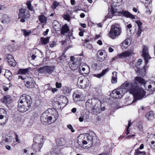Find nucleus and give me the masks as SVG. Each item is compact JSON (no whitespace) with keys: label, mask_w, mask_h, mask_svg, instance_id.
I'll use <instances>...</instances> for the list:
<instances>
[{"label":"nucleus","mask_w":155,"mask_h":155,"mask_svg":"<svg viewBox=\"0 0 155 155\" xmlns=\"http://www.w3.org/2000/svg\"><path fill=\"white\" fill-rule=\"evenodd\" d=\"M88 81L87 78L83 76H80L78 79L77 84L79 88H85L88 86Z\"/></svg>","instance_id":"1a4fd4ad"},{"label":"nucleus","mask_w":155,"mask_h":155,"mask_svg":"<svg viewBox=\"0 0 155 155\" xmlns=\"http://www.w3.org/2000/svg\"><path fill=\"white\" fill-rule=\"evenodd\" d=\"M11 97L9 95H6L2 99V101L6 104H10L12 101Z\"/></svg>","instance_id":"5701e85b"},{"label":"nucleus","mask_w":155,"mask_h":155,"mask_svg":"<svg viewBox=\"0 0 155 155\" xmlns=\"http://www.w3.org/2000/svg\"><path fill=\"white\" fill-rule=\"evenodd\" d=\"M108 71V69L106 68L103 70L101 73L93 74V75L97 78H100L103 76L105 74L106 72Z\"/></svg>","instance_id":"393cba45"},{"label":"nucleus","mask_w":155,"mask_h":155,"mask_svg":"<svg viewBox=\"0 0 155 155\" xmlns=\"http://www.w3.org/2000/svg\"><path fill=\"white\" fill-rule=\"evenodd\" d=\"M28 69H20L18 71V73L21 74H26L28 72Z\"/></svg>","instance_id":"58836bf2"},{"label":"nucleus","mask_w":155,"mask_h":155,"mask_svg":"<svg viewBox=\"0 0 155 155\" xmlns=\"http://www.w3.org/2000/svg\"><path fill=\"white\" fill-rule=\"evenodd\" d=\"M142 61L141 59H139L137 62L136 65L137 66H139L142 63Z\"/></svg>","instance_id":"4d7b16f0"},{"label":"nucleus","mask_w":155,"mask_h":155,"mask_svg":"<svg viewBox=\"0 0 155 155\" xmlns=\"http://www.w3.org/2000/svg\"><path fill=\"white\" fill-rule=\"evenodd\" d=\"M6 59L8 64L13 67H14L16 64L15 59L11 55L7 54Z\"/></svg>","instance_id":"dca6fc26"},{"label":"nucleus","mask_w":155,"mask_h":155,"mask_svg":"<svg viewBox=\"0 0 155 155\" xmlns=\"http://www.w3.org/2000/svg\"><path fill=\"white\" fill-rule=\"evenodd\" d=\"M52 25L53 28L56 31H59L61 30V26L57 21H54L53 22Z\"/></svg>","instance_id":"412c9836"},{"label":"nucleus","mask_w":155,"mask_h":155,"mask_svg":"<svg viewBox=\"0 0 155 155\" xmlns=\"http://www.w3.org/2000/svg\"><path fill=\"white\" fill-rule=\"evenodd\" d=\"M49 38L48 37L44 38L41 37L40 38L41 42L43 45H46L49 42Z\"/></svg>","instance_id":"473e14b6"},{"label":"nucleus","mask_w":155,"mask_h":155,"mask_svg":"<svg viewBox=\"0 0 155 155\" xmlns=\"http://www.w3.org/2000/svg\"><path fill=\"white\" fill-rule=\"evenodd\" d=\"M138 31L137 32V35L138 36H139L141 34L142 32V28H138Z\"/></svg>","instance_id":"3c124183"},{"label":"nucleus","mask_w":155,"mask_h":155,"mask_svg":"<svg viewBox=\"0 0 155 155\" xmlns=\"http://www.w3.org/2000/svg\"><path fill=\"white\" fill-rule=\"evenodd\" d=\"M6 111L3 108H0V114H2L3 113V114H5Z\"/></svg>","instance_id":"13d9d810"},{"label":"nucleus","mask_w":155,"mask_h":155,"mask_svg":"<svg viewBox=\"0 0 155 155\" xmlns=\"http://www.w3.org/2000/svg\"><path fill=\"white\" fill-rule=\"evenodd\" d=\"M80 25L83 28H85L86 27V25L85 24L80 23Z\"/></svg>","instance_id":"680f3d73"},{"label":"nucleus","mask_w":155,"mask_h":155,"mask_svg":"<svg viewBox=\"0 0 155 155\" xmlns=\"http://www.w3.org/2000/svg\"><path fill=\"white\" fill-rule=\"evenodd\" d=\"M132 51L131 50H128L124 52H122L121 53L119 54L118 55V57L120 58L124 57H129L130 55H131L132 53Z\"/></svg>","instance_id":"4be33fe9"},{"label":"nucleus","mask_w":155,"mask_h":155,"mask_svg":"<svg viewBox=\"0 0 155 155\" xmlns=\"http://www.w3.org/2000/svg\"><path fill=\"white\" fill-rule=\"evenodd\" d=\"M112 74L113 76L112 78L111 82L113 83H116L117 81V73L116 72H114L112 73Z\"/></svg>","instance_id":"2f4dec72"},{"label":"nucleus","mask_w":155,"mask_h":155,"mask_svg":"<svg viewBox=\"0 0 155 155\" xmlns=\"http://www.w3.org/2000/svg\"><path fill=\"white\" fill-rule=\"evenodd\" d=\"M127 28L130 29L132 27V25L131 24H128L126 26Z\"/></svg>","instance_id":"774afa93"},{"label":"nucleus","mask_w":155,"mask_h":155,"mask_svg":"<svg viewBox=\"0 0 155 155\" xmlns=\"http://www.w3.org/2000/svg\"><path fill=\"white\" fill-rule=\"evenodd\" d=\"M146 117L148 120H151L154 118V114L153 112L152 111L148 112L145 115Z\"/></svg>","instance_id":"c85d7f7f"},{"label":"nucleus","mask_w":155,"mask_h":155,"mask_svg":"<svg viewBox=\"0 0 155 155\" xmlns=\"http://www.w3.org/2000/svg\"><path fill=\"white\" fill-rule=\"evenodd\" d=\"M61 86V84L60 83L57 82L56 84V87L57 88H60Z\"/></svg>","instance_id":"5fc2aeb1"},{"label":"nucleus","mask_w":155,"mask_h":155,"mask_svg":"<svg viewBox=\"0 0 155 155\" xmlns=\"http://www.w3.org/2000/svg\"><path fill=\"white\" fill-rule=\"evenodd\" d=\"M142 53V55L145 59V64H147L148 62V60L151 58L148 54V48L147 46H143Z\"/></svg>","instance_id":"f8f14e48"},{"label":"nucleus","mask_w":155,"mask_h":155,"mask_svg":"<svg viewBox=\"0 0 155 155\" xmlns=\"http://www.w3.org/2000/svg\"><path fill=\"white\" fill-rule=\"evenodd\" d=\"M97 58L99 61L103 62L107 57V54L104 50H99L97 53Z\"/></svg>","instance_id":"ddd939ff"},{"label":"nucleus","mask_w":155,"mask_h":155,"mask_svg":"<svg viewBox=\"0 0 155 155\" xmlns=\"http://www.w3.org/2000/svg\"><path fill=\"white\" fill-rule=\"evenodd\" d=\"M42 137L41 135H37L33 138L34 144L32 148L35 152H39L43 146V143H41Z\"/></svg>","instance_id":"423d86ee"},{"label":"nucleus","mask_w":155,"mask_h":155,"mask_svg":"<svg viewBox=\"0 0 155 155\" xmlns=\"http://www.w3.org/2000/svg\"><path fill=\"white\" fill-rule=\"evenodd\" d=\"M3 89L5 91H8L9 89L8 87L5 86H4L3 87Z\"/></svg>","instance_id":"338daca9"},{"label":"nucleus","mask_w":155,"mask_h":155,"mask_svg":"<svg viewBox=\"0 0 155 155\" xmlns=\"http://www.w3.org/2000/svg\"><path fill=\"white\" fill-rule=\"evenodd\" d=\"M55 67L54 66H45L38 69V71L41 74H50L54 71Z\"/></svg>","instance_id":"6e6552de"},{"label":"nucleus","mask_w":155,"mask_h":155,"mask_svg":"<svg viewBox=\"0 0 155 155\" xmlns=\"http://www.w3.org/2000/svg\"><path fill=\"white\" fill-rule=\"evenodd\" d=\"M12 140V137L8 135L5 134L3 136L1 142V144H3L5 143L11 142Z\"/></svg>","instance_id":"f3484780"},{"label":"nucleus","mask_w":155,"mask_h":155,"mask_svg":"<svg viewBox=\"0 0 155 155\" xmlns=\"http://www.w3.org/2000/svg\"><path fill=\"white\" fill-rule=\"evenodd\" d=\"M10 21V17L7 15H4L2 17V21L5 23H7L9 22Z\"/></svg>","instance_id":"c756f323"},{"label":"nucleus","mask_w":155,"mask_h":155,"mask_svg":"<svg viewBox=\"0 0 155 155\" xmlns=\"http://www.w3.org/2000/svg\"><path fill=\"white\" fill-rule=\"evenodd\" d=\"M99 155H109V153L107 152H104L101 153Z\"/></svg>","instance_id":"69168bd1"},{"label":"nucleus","mask_w":155,"mask_h":155,"mask_svg":"<svg viewBox=\"0 0 155 155\" xmlns=\"http://www.w3.org/2000/svg\"><path fill=\"white\" fill-rule=\"evenodd\" d=\"M49 31V30L48 29H47L46 31H44L43 33V35L45 36L47 35L48 34V32Z\"/></svg>","instance_id":"e2e57ef3"},{"label":"nucleus","mask_w":155,"mask_h":155,"mask_svg":"<svg viewBox=\"0 0 155 155\" xmlns=\"http://www.w3.org/2000/svg\"><path fill=\"white\" fill-rule=\"evenodd\" d=\"M28 153H27V150L24 149L23 150V155H28Z\"/></svg>","instance_id":"bf43d9fd"},{"label":"nucleus","mask_w":155,"mask_h":155,"mask_svg":"<svg viewBox=\"0 0 155 155\" xmlns=\"http://www.w3.org/2000/svg\"><path fill=\"white\" fill-rule=\"evenodd\" d=\"M59 5V3L56 1H54L51 6V8L53 9H55Z\"/></svg>","instance_id":"a19ab883"},{"label":"nucleus","mask_w":155,"mask_h":155,"mask_svg":"<svg viewBox=\"0 0 155 155\" xmlns=\"http://www.w3.org/2000/svg\"><path fill=\"white\" fill-rule=\"evenodd\" d=\"M83 45L85 48H87L88 49H91L92 48V46L91 44H88L87 42H86Z\"/></svg>","instance_id":"79ce46f5"},{"label":"nucleus","mask_w":155,"mask_h":155,"mask_svg":"<svg viewBox=\"0 0 155 155\" xmlns=\"http://www.w3.org/2000/svg\"><path fill=\"white\" fill-rule=\"evenodd\" d=\"M146 90L150 92H153L155 91V82L150 83L146 88Z\"/></svg>","instance_id":"aec40b11"},{"label":"nucleus","mask_w":155,"mask_h":155,"mask_svg":"<svg viewBox=\"0 0 155 155\" xmlns=\"http://www.w3.org/2000/svg\"><path fill=\"white\" fill-rule=\"evenodd\" d=\"M127 91L133 94L137 100L141 99L145 96V92L137 85L136 82H129L127 81L123 84L120 88L113 90L110 96L114 98H120Z\"/></svg>","instance_id":"f257e3e1"},{"label":"nucleus","mask_w":155,"mask_h":155,"mask_svg":"<svg viewBox=\"0 0 155 155\" xmlns=\"http://www.w3.org/2000/svg\"><path fill=\"white\" fill-rule=\"evenodd\" d=\"M26 80V83L25 84V86L28 88H31L35 86V82L33 78H25Z\"/></svg>","instance_id":"2eb2a0df"},{"label":"nucleus","mask_w":155,"mask_h":155,"mask_svg":"<svg viewBox=\"0 0 155 155\" xmlns=\"http://www.w3.org/2000/svg\"><path fill=\"white\" fill-rule=\"evenodd\" d=\"M136 22L138 28H142V27H141V25H142V23L140 20H136Z\"/></svg>","instance_id":"de8ad7c7"},{"label":"nucleus","mask_w":155,"mask_h":155,"mask_svg":"<svg viewBox=\"0 0 155 155\" xmlns=\"http://www.w3.org/2000/svg\"><path fill=\"white\" fill-rule=\"evenodd\" d=\"M97 43L100 45H102V41L101 40H98L97 42Z\"/></svg>","instance_id":"0e129e2a"},{"label":"nucleus","mask_w":155,"mask_h":155,"mask_svg":"<svg viewBox=\"0 0 155 155\" xmlns=\"http://www.w3.org/2000/svg\"><path fill=\"white\" fill-rule=\"evenodd\" d=\"M141 152V151L139 150V148H137L135 150L134 155H140Z\"/></svg>","instance_id":"49530a36"},{"label":"nucleus","mask_w":155,"mask_h":155,"mask_svg":"<svg viewBox=\"0 0 155 155\" xmlns=\"http://www.w3.org/2000/svg\"><path fill=\"white\" fill-rule=\"evenodd\" d=\"M121 33V29L120 26L115 24L112 25L109 35L112 39H114L116 37L120 35Z\"/></svg>","instance_id":"0eeeda50"},{"label":"nucleus","mask_w":155,"mask_h":155,"mask_svg":"<svg viewBox=\"0 0 155 155\" xmlns=\"http://www.w3.org/2000/svg\"><path fill=\"white\" fill-rule=\"evenodd\" d=\"M39 19L41 23H44L46 22L47 21L46 18L44 15H42L39 16Z\"/></svg>","instance_id":"72a5a7b5"},{"label":"nucleus","mask_w":155,"mask_h":155,"mask_svg":"<svg viewBox=\"0 0 155 155\" xmlns=\"http://www.w3.org/2000/svg\"><path fill=\"white\" fill-rule=\"evenodd\" d=\"M68 128L72 132H74V130L73 129L72 126L71 124H69L67 126Z\"/></svg>","instance_id":"8fccbe9b"},{"label":"nucleus","mask_w":155,"mask_h":155,"mask_svg":"<svg viewBox=\"0 0 155 155\" xmlns=\"http://www.w3.org/2000/svg\"><path fill=\"white\" fill-rule=\"evenodd\" d=\"M82 143L83 144H88L89 146L91 147L93 143L96 142V135L93 132H90L88 134H85Z\"/></svg>","instance_id":"39448f33"},{"label":"nucleus","mask_w":155,"mask_h":155,"mask_svg":"<svg viewBox=\"0 0 155 155\" xmlns=\"http://www.w3.org/2000/svg\"><path fill=\"white\" fill-rule=\"evenodd\" d=\"M63 17L64 19H65L66 20H67L68 21H69L70 20V16L68 14L64 15V16Z\"/></svg>","instance_id":"09e8293b"},{"label":"nucleus","mask_w":155,"mask_h":155,"mask_svg":"<svg viewBox=\"0 0 155 155\" xmlns=\"http://www.w3.org/2000/svg\"><path fill=\"white\" fill-rule=\"evenodd\" d=\"M91 66L94 69H96L97 68V64L96 63H94L92 64Z\"/></svg>","instance_id":"603ef678"},{"label":"nucleus","mask_w":155,"mask_h":155,"mask_svg":"<svg viewBox=\"0 0 155 155\" xmlns=\"http://www.w3.org/2000/svg\"><path fill=\"white\" fill-rule=\"evenodd\" d=\"M71 91V89L69 87L65 86L63 87V92L64 94L66 95H68L70 93Z\"/></svg>","instance_id":"7c9ffc66"},{"label":"nucleus","mask_w":155,"mask_h":155,"mask_svg":"<svg viewBox=\"0 0 155 155\" xmlns=\"http://www.w3.org/2000/svg\"><path fill=\"white\" fill-rule=\"evenodd\" d=\"M131 125V121L130 120H129L128 121V125L127 127V131L126 132H125V133L127 135H128L129 133V128L130 126Z\"/></svg>","instance_id":"a18cd8bd"},{"label":"nucleus","mask_w":155,"mask_h":155,"mask_svg":"<svg viewBox=\"0 0 155 155\" xmlns=\"http://www.w3.org/2000/svg\"><path fill=\"white\" fill-rule=\"evenodd\" d=\"M58 91V89L56 88H51V91L53 93H54Z\"/></svg>","instance_id":"052dcab7"},{"label":"nucleus","mask_w":155,"mask_h":155,"mask_svg":"<svg viewBox=\"0 0 155 155\" xmlns=\"http://www.w3.org/2000/svg\"><path fill=\"white\" fill-rule=\"evenodd\" d=\"M48 115H49V112L48 111H46L41 115L40 120L43 124H46V117Z\"/></svg>","instance_id":"6ab92c4d"},{"label":"nucleus","mask_w":155,"mask_h":155,"mask_svg":"<svg viewBox=\"0 0 155 155\" xmlns=\"http://www.w3.org/2000/svg\"><path fill=\"white\" fill-rule=\"evenodd\" d=\"M23 30V31L24 34L25 36H27L29 35L30 33L29 32H27L24 30Z\"/></svg>","instance_id":"6e6d98bb"},{"label":"nucleus","mask_w":155,"mask_h":155,"mask_svg":"<svg viewBox=\"0 0 155 155\" xmlns=\"http://www.w3.org/2000/svg\"><path fill=\"white\" fill-rule=\"evenodd\" d=\"M71 60L70 62L69 66L71 69L73 70H76L79 68L78 71L81 74H87L90 72V69L89 66L87 65L85 66V67H83L82 68V72L81 68H80L79 62L77 61L76 60L73 56L71 57Z\"/></svg>","instance_id":"7ed1b4c3"},{"label":"nucleus","mask_w":155,"mask_h":155,"mask_svg":"<svg viewBox=\"0 0 155 155\" xmlns=\"http://www.w3.org/2000/svg\"><path fill=\"white\" fill-rule=\"evenodd\" d=\"M92 100L91 99H88L86 102L85 106L87 109H89L91 107L92 105Z\"/></svg>","instance_id":"f704fd0d"},{"label":"nucleus","mask_w":155,"mask_h":155,"mask_svg":"<svg viewBox=\"0 0 155 155\" xmlns=\"http://www.w3.org/2000/svg\"><path fill=\"white\" fill-rule=\"evenodd\" d=\"M55 115L53 114L50 113L49 112V115H47V117H46V124H44L45 125H49L51 123H53L57 119L58 116V113L57 111H55L54 112Z\"/></svg>","instance_id":"9d476101"},{"label":"nucleus","mask_w":155,"mask_h":155,"mask_svg":"<svg viewBox=\"0 0 155 155\" xmlns=\"http://www.w3.org/2000/svg\"><path fill=\"white\" fill-rule=\"evenodd\" d=\"M146 7L147 9L146 12L148 14H151L152 10V7L151 5H150L148 6H146Z\"/></svg>","instance_id":"4c0bfd02"},{"label":"nucleus","mask_w":155,"mask_h":155,"mask_svg":"<svg viewBox=\"0 0 155 155\" xmlns=\"http://www.w3.org/2000/svg\"><path fill=\"white\" fill-rule=\"evenodd\" d=\"M57 98L58 101H57L56 103L59 105H61L62 104H65V105H66L68 102V98L64 96H58Z\"/></svg>","instance_id":"4468645a"},{"label":"nucleus","mask_w":155,"mask_h":155,"mask_svg":"<svg viewBox=\"0 0 155 155\" xmlns=\"http://www.w3.org/2000/svg\"><path fill=\"white\" fill-rule=\"evenodd\" d=\"M122 15L124 16L131 18V19H135V16L133 15L128 12L122 11L120 12L116 8H114L112 7L111 9L109 11L108 14L105 16V19L107 20L108 18H112L113 16L116 15Z\"/></svg>","instance_id":"20e7f679"},{"label":"nucleus","mask_w":155,"mask_h":155,"mask_svg":"<svg viewBox=\"0 0 155 155\" xmlns=\"http://www.w3.org/2000/svg\"><path fill=\"white\" fill-rule=\"evenodd\" d=\"M5 76L8 79H9L11 78L12 76V74L11 72L8 70H6L5 73L4 74Z\"/></svg>","instance_id":"e433bc0d"},{"label":"nucleus","mask_w":155,"mask_h":155,"mask_svg":"<svg viewBox=\"0 0 155 155\" xmlns=\"http://www.w3.org/2000/svg\"><path fill=\"white\" fill-rule=\"evenodd\" d=\"M5 115H0V125H2L5 124L6 121H2L1 120L4 118V116Z\"/></svg>","instance_id":"c03bdc74"},{"label":"nucleus","mask_w":155,"mask_h":155,"mask_svg":"<svg viewBox=\"0 0 155 155\" xmlns=\"http://www.w3.org/2000/svg\"><path fill=\"white\" fill-rule=\"evenodd\" d=\"M100 106L98 107L95 105L92 109L91 111L94 114L97 115L100 113Z\"/></svg>","instance_id":"bb28decb"},{"label":"nucleus","mask_w":155,"mask_h":155,"mask_svg":"<svg viewBox=\"0 0 155 155\" xmlns=\"http://www.w3.org/2000/svg\"><path fill=\"white\" fill-rule=\"evenodd\" d=\"M26 5L28 9L31 11H33L34 8L33 6L31 5V2L28 1L27 2Z\"/></svg>","instance_id":"ea45409f"},{"label":"nucleus","mask_w":155,"mask_h":155,"mask_svg":"<svg viewBox=\"0 0 155 155\" xmlns=\"http://www.w3.org/2000/svg\"><path fill=\"white\" fill-rule=\"evenodd\" d=\"M56 143L58 146H63L65 143V140L64 138H58L56 140Z\"/></svg>","instance_id":"cd10ccee"},{"label":"nucleus","mask_w":155,"mask_h":155,"mask_svg":"<svg viewBox=\"0 0 155 155\" xmlns=\"http://www.w3.org/2000/svg\"><path fill=\"white\" fill-rule=\"evenodd\" d=\"M89 118V116H86L85 117V115L83 116H81L79 118V121L81 122H82L83 121V120L84 119H88Z\"/></svg>","instance_id":"37998d69"},{"label":"nucleus","mask_w":155,"mask_h":155,"mask_svg":"<svg viewBox=\"0 0 155 155\" xmlns=\"http://www.w3.org/2000/svg\"><path fill=\"white\" fill-rule=\"evenodd\" d=\"M131 41L129 38L125 40L122 44V46L124 48L127 47L129 44L130 43Z\"/></svg>","instance_id":"c9c22d12"},{"label":"nucleus","mask_w":155,"mask_h":155,"mask_svg":"<svg viewBox=\"0 0 155 155\" xmlns=\"http://www.w3.org/2000/svg\"><path fill=\"white\" fill-rule=\"evenodd\" d=\"M32 103V100L30 96L23 94L19 100L18 110L21 112H25L29 109Z\"/></svg>","instance_id":"f03ea898"},{"label":"nucleus","mask_w":155,"mask_h":155,"mask_svg":"<svg viewBox=\"0 0 155 155\" xmlns=\"http://www.w3.org/2000/svg\"><path fill=\"white\" fill-rule=\"evenodd\" d=\"M56 45V42L55 41H53L52 43L50 44V46L51 48H53Z\"/></svg>","instance_id":"864d4df0"},{"label":"nucleus","mask_w":155,"mask_h":155,"mask_svg":"<svg viewBox=\"0 0 155 155\" xmlns=\"http://www.w3.org/2000/svg\"><path fill=\"white\" fill-rule=\"evenodd\" d=\"M135 80L136 81L138 82L140 84H144L145 87L147 86L145 84L146 83V81L143 78L141 77H136L135 78Z\"/></svg>","instance_id":"a878e982"},{"label":"nucleus","mask_w":155,"mask_h":155,"mask_svg":"<svg viewBox=\"0 0 155 155\" xmlns=\"http://www.w3.org/2000/svg\"><path fill=\"white\" fill-rule=\"evenodd\" d=\"M61 34L63 35H64L65 33H67L68 31L70 29L69 27L67 24H65L61 28Z\"/></svg>","instance_id":"b1692460"},{"label":"nucleus","mask_w":155,"mask_h":155,"mask_svg":"<svg viewBox=\"0 0 155 155\" xmlns=\"http://www.w3.org/2000/svg\"><path fill=\"white\" fill-rule=\"evenodd\" d=\"M30 14L29 12L25 9H24L22 8L20 9L19 10V13L18 14V18H27L30 17Z\"/></svg>","instance_id":"9b49d317"},{"label":"nucleus","mask_w":155,"mask_h":155,"mask_svg":"<svg viewBox=\"0 0 155 155\" xmlns=\"http://www.w3.org/2000/svg\"><path fill=\"white\" fill-rule=\"evenodd\" d=\"M73 97L74 101L76 102L80 101L82 99V95L78 92L74 93Z\"/></svg>","instance_id":"a211bd4d"}]
</instances>
